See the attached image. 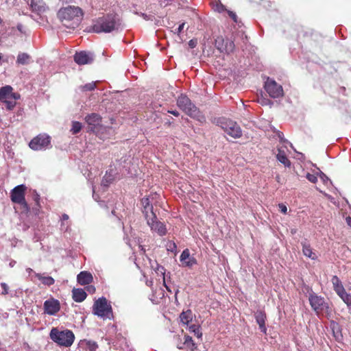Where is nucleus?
<instances>
[{"instance_id": "obj_31", "label": "nucleus", "mask_w": 351, "mask_h": 351, "mask_svg": "<svg viewBox=\"0 0 351 351\" xmlns=\"http://www.w3.org/2000/svg\"><path fill=\"white\" fill-rule=\"evenodd\" d=\"M213 9L215 11L219 13H223L224 12H226L228 10L224 5H223L219 1L215 2L213 5Z\"/></svg>"}, {"instance_id": "obj_25", "label": "nucleus", "mask_w": 351, "mask_h": 351, "mask_svg": "<svg viewBox=\"0 0 351 351\" xmlns=\"http://www.w3.org/2000/svg\"><path fill=\"white\" fill-rule=\"evenodd\" d=\"M180 319L184 325H189L193 320V313L191 310L183 311L180 315Z\"/></svg>"}, {"instance_id": "obj_14", "label": "nucleus", "mask_w": 351, "mask_h": 351, "mask_svg": "<svg viewBox=\"0 0 351 351\" xmlns=\"http://www.w3.org/2000/svg\"><path fill=\"white\" fill-rule=\"evenodd\" d=\"M43 306L45 313L50 315L56 314L60 309V302L54 298L45 301Z\"/></svg>"}, {"instance_id": "obj_2", "label": "nucleus", "mask_w": 351, "mask_h": 351, "mask_svg": "<svg viewBox=\"0 0 351 351\" xmlns=\"http://www.w3.org/2000/svg\"><path fill=\"white\" fill-rule=\"evenodd\" d=\"M119 25L117 16L110 14L98 18L92 25V30L95 33H109L118 29Z\"/></svg>"}, {"instance_id": "obj_4", "label": "nucleus", "mask_w": 351, "mask_h": 351, "mask_svg": "<svg viewBox=\"0 0 351 351\" xmlns=\"http://www.w3.org/2000/svg\"><path fill=\"white\" fill-rule=\"evenodd\" d=\"M26 189L25 185L20 184L14 187L10 193L12 202L20 205V213L22 215H27L30 212V207L25 197Z\"/></svg>"}, {"instance_id": "obj_39", "label": "nucleus", "mask_w": 351, "mask_h": 351, "mask_svg": "<svg viewBox=\"0 0 351 351\" xmlns=\"http://www.w3.org/2000/svg\"><path fill=\"white\" fill-rule=\"evenodd\" d=\"M226 12L228 14L229 17L231 18L234 23H239L238 17L235 12H234L231 10H227Z\"/></svg>"}, {"instance_id": "obj_19", "label": "nucleus", "mask_w": 351, "mask_h": 351, "mask_svg": "<svg viewBox=\"0 0 351 351\" xmlns=\"http://www.w3.org/2000/svg\"><path fill=\"white\" fill-rule=\"evenodd\" d=\"M151 195L145 197L141 199V204L143 206V213L145 215V217H147L149 215L155 214L154 212V208L150 201Z\"/></svg>"}, {"instance_id": "obj_47", "label": "nucleus", "mask_w": 351, "mask_h": 351, "mask_svg": "<svg viewBox=\"0 0 351 351\" xmlns=\"http://www.w3.org/2000/svg\"><path fill=\"white\" fill-rule=\"evenodd\" d=\"M184 25H185V23H181L179 25L178 28L177 29V34H180L181 33V32L182 31Z\"/></svg>"}, {"instance_id": "obj_33", "label": "nucleus", "mask_w": 351, "mask_h": 351, "mask_svg": "<svg viewBox=\"0 0 351 351\" xmlns=\"http://www.w3.org/2000/svg\"><path fill=\"white\" fill-rule=\"evenodd\" d=\"M114 180V177L110 173H108L106 172L105 176L103 178L102 183L105 186H108L109 184H110Z\"/></svg>"}, {"instance_id": "obj_20", "label": "nucleus", "mask_w": 351, "mask_h": 351, "mask_svg": "<svg viewBox=\"0 0 351 351\" xmlns=\"http://www.w3.org/2000/svg\"><path fill=\"white\" fill-rule=\"evenodd\" d=\"M77 282L81 285L90 284L93 280L92 274L88 271H81L77 276Z\"/></svg>"}, {"instance_id": "obj_35", "label": "nucleus", "mask_w": 351, "mask_h": 351, "mask_svg": "<svg viewBox=\"0 0 351 351\" xmlns=\"http://www.w3.org/2000/svg\"><path fill=\"white\" fill-rule=\"evenodd\" d=\"M95 88L96 84L95 82H90L82 86L81 89L83 91H91L93 90Z\"/></svg>"}, {"instance_id": "obj_50", "label": "nucleus", "mask_w": 351, "mask_h": 351, "mask_svg": "<svg viewBox=\"0 0 351 351\" xmlns=\"http://www.w3.org/2000/svg\"><path fill=\"white\" fill-rule=\"evenodd\" d=\"M346 222L348 226L351 228V217L348 216L346 218Z\"/></svg>"}, {"instance_id": "obj_41", "label": "nucleus", "mask_w": 351, "mask_h": 351, "mask_svg": "<svg viewBox=\"0 0 351 351\" xmlns=\"http://www.w3.org/2000/svg\"><path fill=\"white\" fill-rule=\"evenodd\" d=\"M31 6L34 10L41 11L43 6H38L37 1L32 0L31 2Z\"/></svg>"}, {"instance_id": "obj_24", "label": "nucleus", "mask_w": 351, "mask_h": 351, "mask_svg": "<svg viewBox=\"0 0 351 351\" xmlns=\"http://www.w3.org/2000/svg\"><path fill=\"white\" fill-rule=\"evenodd\" d=\"M302 252L304 255L312 260L317 259V256L315 252H313V250L309 244L306 243H302Z\"/></svg>"}, {"instance_id": "obj_34", "label": "nucleus", "mask_w": 351, "mask_h": 351, "mask_svg": "<svg viewBox=\"0 0 351 351\" xmlns=\"http://www.w3.org/2000/svg\"><path fill=\"white\" fill-rule=\"evenodd\" d=\"M342 300L347 304L348 308H351V294L346 293V291L340 296Z\"/></svg>"}, {"instance_id": "obj_17", "label": "nucleus", "mask_w": 351, "mask_h": 351, "mask_svg": "<svg viewBox=\"0 0 351 351\" xmlns=\"http://www.w3.org/2000/svg\"><path fill=\"white\" fill-rule=\"evenodd\" d=\"M255 319L259 326V328L264 334L267 332V328L265 326V320L267 318L266 313L263 311H257L255 314Z\"/></svg>"}, {"instance_id": "obj_9", "label": "nucleus", "mask_w": 351, "mask_h": 351, "mask_svg": "<svg viewBox=\"0 0 351 351\" xmlns=\"http://www.w3.org/2000/svg\"><path fill=\"white\" fill-rule=\"evenodd\" d=\"M85 121L88 125V131L99 135L100 132L105 129L101 124L102 117L97 113H91L85 117Z\"/></svg>"}, {"instance_id": "obj_46", "label": "nucleus", "mask_w": 351, "mask_h": 351, "mask_svg": "<svg viewBox=\"0 0 351 351\" xmlns=\"http://www.w3.org/2000/svg\"><path fill=\"white\" fill-rule=\"evenodd\" d=\"M34 201L35 202V204L40 205V195L36 193L34 195Z\"/></svg>"}, {"instance_id": "obj_54", "label": "nucleus", "mask_w": 351, "mask_h": 351, "mask_svg": "<svg viewBox=\"0 0 351 351\" xmlns=\"http://www.w3.org/2000/svg\"><path fill=\"white\" fill-rule=\"evenodd\" d=\"M3 20L0 18V24H2Z\"/></svg>"}, {"instance_id": "obj_37", "label": "nucleus", "mask_w": 351, "mask_h": 351, "mask_svg": "<svg viewBox=\"0 0 351 351\" xmlns=\"http://www.w3.org/2000/svg\"><path fill=\"white\" fill-rule=\"evenodd\" d=\"M86 346L89 351H96L99 347L98 344L93 341H88L86 343Z\"/></svg>"}, {"instance_id": "obj_1", "label": "nucleus", "mask_w": 351, "mask_h": 351, "mask_svg": "<svg viewBox=\"0 0 351 351\" xmlns=\"http://www.w3.org/2000/svg\"><path fill=\"white\" fill-rule=\"evenodd\" d=\"M83 15V10L80 7L73 5L62 8L57 14L62 25L71 29H75L80 25Z\"/></svg>"}, {"instance_id": "obj_29", "label": "nucleus", "mask_w": 351, "mask_h": 351, "mask_svg": "<svg viewBox=\"0 0 351 351\" xmlns=\"http://www.w3.org/2000/svg\"><path fill=\"white\" fill-rule=\"evenodd\" d=\"M224 43H225V40H224L223 36H217L215 38V46L220 52L224 51V47H225Z\"/></svg>"}, {"instance_id": "obj_32", "label": "nucleus", "mask_w": 351, "mask_h": 351, "mask_svg": "<svg viewBox=\"0 0 351 351\" xmlns=\"http://www.w3.org/2000/svg\"><path fill=\"white\" fill-rule=\"evenodd\" d=\"M235 45L233 41L232 40H227L225 47H224V51L226 53H230L234 51Z\"/></svg>"}, {"instance_id": "obj_21", "label": "nucleus", "mask_w": 351, "mask_h": 351, "mask_svg": "<svg viewBox=\"0 0 351 351\" xmlns=\"http://www.w3.org/2000/svg\"><path fill=\"white\" fill-rule=\"evenodd\" d=\"M331 282L332 283L333 289L337 294L340 297L345 292L346 290L343 287V285L341 281V280L337 276H333L331 279Z\"/></svg>"}, {"instance_id": "obj_28", "label": "nucleus", "mask_w": 351, "mask_h": 351, "mask_svg": "<svg viewBox=\"0 0 351 351\" xmlns=\"http://www.w3.org/2000/svg\"><path fill=\"white\" fill-rule=\"evenodd\" d=\"M188 327H189V330L191 332H193L194 335L197 337V338H201L202 336V333L201 332V328H200V326L198 325V324H189L187 325Z\"/></svg>"}, {"instance_id": "obj_45", "label": "nucleus", "mask_w": 351, "mask_h": 351, "mask_svg": "<svg viewBox=\"0 0 351 351\" xmlns=\"http://www.w3.org/2000/svg\"><path fill=\"white\" fill-rule=\"evenodd\" d=\"M197 40L196 39H191L189 42V46L191 49L195 48L197 46Z\"/></svg>"}, {"instance_id": "obj_18", "label": "nucleus", "mask_w": 351, "mask_h": 351, "mask_svg": "<svg viewBox=\"0 0 351 351\" xmlns=\"http://www.w3.org/2000/svg\"><path fill=\"white\" fill-rule=\"evenodd\" d=\"M184 342L177 345V348L180 350L189 349L191 351H195L197 349V346L193 340L192 337L189 335H185L184 337Z\"/></svg>"}, {"instance_id": "obj_36", "label": "nucleus", "mask_w": 351, "mask_h": 351, "mask_svg": "<svg viewBox=\"0 0 351 351\" xmlns=\"http://www.w3.org/2000/svg\"><path fill=\"white\" fill-rule=\"evenodd\" d=\"M40 207H41L40 205L35 204V206L34 207H32V208H30V212L27 215H25V216H29L30 215H34L35 216L38 215V214L40 213Z\"/></svg>"}, {"instance_id": "obj_40", "label": "nucleus", "mask_w": 351, "mask_h": 351, "mask_svg": "<svg viewBox=\"0 0 351 351\" xmlns=\"http://www.w3.org/2000/svg\"><path fill=\"white\" fill-rule=\"evenodd\" d=\"M1 287L2 288L1 294L4 295L8 294V293H9V287H8V285L6 283H5V282H1Z\"/></svg>"}, {"instance_id": "obj_30", "label": "nucleus", "mask_w": 351, "mask_h": 351, "mask_svg": "<svg viewBox=\"0 0 351 351\" xmlns=\"http://www.w3.org/2000/svg\"><path fill=\"white\" fill-rule=\"evenodd\" d=\"M82 128V125L80 122L73 121L71 132H72L73 134H76L81 131Z\"/></svg>"}, {"instance_id": "obj_26", "label": "nucleus", "mask_w": 351, "mask_h": 351, "mask_svg": "<svg viewBox=\"0 0 351 351\" xmlns=\"http://www.w3.org/2000/svg\"><path fill=\"white\" fill-rule=\"evenodd\" d=\"M36 277L45 285L51 286L54 284L55 280L51 276H43L40 274H36Z\"/></svg>"}, {"instance_id": "obj_42", "label": "nucleus", "mask_w": 351, "mask_h": 351, "mask_svg": "<svg viewBox=\"0 0 351 351\" xmlns=\"http://www.w3.org/2000/svg\"><path fill=\"white\" fill-rule=\"evenodd\" d=\"M157 271L158 272H160L162 276H163V282H164V285L165 286V287L167 288V289L169 291H171L169 289V287L166 285V283H165V269L163 267H158L157 268Z\"/></svg>"}, {"instance_id": "obj_13", "label": "nucleus", "mask_w": 351, "mask_h": 351, "mask_svg": "<svg viewBox=\"0 0 351 351\" xmlns=\"http://www.w3.org/2000/svg\"><path fill=\"white\" fill-rule=\"evenodd\" d=\"M74 61L78 65L91 64L93 62L94 56L90 52L81 51L76 52L73 56Z\"/></svg>"}, {"instance_id": "obj_51", "label": "nucleus", "mask_w": 351, "mask_h": 351, "mask_svg": "<svg viewBox=\"0 0 351 351\" xmlns=\"http://www.w3.org/2000/svg\"><path fill=\"white\" fill-rule=\"evenodd\" d=\"M320 178L321 179H322L324 181H325V179L326 180H328V177L322 172L320 173Z\"/></svg>"}, {"instance_id": "obj_48", "label": "nucleus", "mask_w": 351, "mask_h": 351, "mask_svg": "<svg viewBox=\"0 0 351 351\" xmlns=\"http://www.w3.org/2000/svg\"><path fill=\"white\" fill-rule=\"evenodd\" d=\"M87 291L90 292V293H94L95 292V287L90 285L87 287Z\"/></svg>"}, {"instance_id": "obj_43", "label": "nucleus", "mask_w": 351, "mask_h": 351, "mask_svg": "<svg viewBox=\"0 0 351 351\" xmlns=\"http://www.w3.org/2000/svg\"><path fill=\"white\" fill-rule=\"evenodd\" d=\"M141 16L146 21H153L154 19L153 15H148L145 13H141Z\"/></svg>"}, {"instance_id": "obj_22", "label": "nucleus", "mask_w": 351, "mask_h": 351, "mask_svg": "<svg viewBox=\"0 0 351 351\" xmlns=\"http://www.w3.org/2000/svg\"><path fill=\"white\" fill-rule=\"evenodd\" d=\"M72 293V298L76 302H82L87 297L86 293L82 289H73Z\"/></svg>"}, {"instance_id": "obj_49", "label": "nucleus", "mask_w": 351, "mask_h": 351, "mask_svg": "<svg viewBox=\"0 0 351 351\" xmlns=\"http://www.w3.org/2000/svg\"><path fill=\"white\" fill-rule=\"evenodd\" d=\"M168 112L176 117H178L180 114V113L177 110H168Z\"/></svg>"}, {"instance_id": "obj_11", "label": "nucleus", "mask_w": 351, "mask_h": 351, "mask_svg": "<svg viewBox=\"0 0 351 351\" xmlns=\"http://www.w3.org/2000/svg\"><path fill=\"white\" fill-rule=\"evenodd\" d=\"M264 88L269 95L272 98H280L284 95L283 88L275 80L267 77Z\"/></svg>"}, {"instance_id": "obj_6", "label": "nucleus", "mask_w": 351, "mask_h": 351, "mask_svg": "<svg viewBox=\"0 0 351 351\" xmlns=\"http://www.w3.org/2000/svg\"><path fill=\"white\" fill-rule=\"evenodd\" d=\"M93 313L94 315L104 319L108 318L111 319L113 318L112 306L104 297L95 301L93 306Z\"/></svg>"}, {"instance_id": "obj_16", "label": "nucleus", "mask_w": 351, "mask_h": 351, "mask_svg": "<svg viewBox=\"0 0 351 351\" xmlns=\"http://www.w3.org/2000/svg\"><path fill=\"white\" fill-rule=\"evenodd\" d=\"M309 302L312 308L315 311H322L324 300L323 298L317 296L315 294H311L309 296Z\"/></svg>"}, {"instance_id": "obj_44", "label": "nucleus", "mask_w": 351, "mask_h": 351, "mask_svg": "<svg viewBox=\"0 0 351 351\" xmlns=\"http://www.w3.org/2000/svg\"><path fill=\"white\" fill-rule=\"evenodd\" d=\"M279 210L281 213L286 214L287 212V208L284 204H278Z\"/></svg>"}, {"instance_id": "obj_53", "label": "nucleus", "mask_w": 351, "mask_h": 351, "mask_svg": "<svg viewBox=\"0 0 351 351\" xmlns=\"http://www.w3.org/2000/svg\"><path fill=\"white\" fill-rule=\"evenodd\" d=\"M22 27H23V25H22L21 24H19V25H17V29H18V30H19V31H20V32H22Z\"/></svg>"}, {"instance_id": "obj_15", "label": "nucleus", "mask_w": 351, "mask_h": 351, "mask_svg": "<svg viewBox=\"0 0 351 351\" xmlns=\"http://www.w3.org/2000/svg\"><path fill=\"white\" fill-rule=\"evenodd\" d=\"M182 265L184 267H191L197 264L196 259L191 256L188 249L184 250L180 257Z\"/></svg>"}, {"instance_id": "obj_10", "label": "nucleus", "mask_w": 351, "mask_h": 351, "mask_svg": "<svg viewBox=\"0 0 351 351\" xmlns=\"http://www.w3.org/2000/svg\"><path fill=\"white\" fill-rule=\"evenodd\" d=\"M29 146L35 151L49 148L51 147V137L46 134H39L31 140Z\"/></svg>"}, {"instance_id": "obj_8", "label": "nucleus", "mask_w": 351, "mask_h": 351, "mask_svg": "<svg viewBox=\"0 0 351 351\" xmlns=\"http://www.w3.org/2000/svg\"><path fill=\"white\" fill-rule=\"evenodd\" d=\"M13 88L10 86H5L0 89V101L6 104V108L12 110L16 106V101L19 99L20 95L12 92Z\"/></svg>"}, {"instance_id": "obj_52", "label": "nucleus", "mask_w": 351, "mask_h": 351, "mask_svg": "<svg viewBox=\"0 0 351 351\" xmlns=\"http://www.w3.org/2000/svg\"><path fill=\"white\" fill-rule=\"evenodd\" d=\"M62 220H67V219H69V215H66V214H63L62 216Z\"/></svg>"}, {"instance_id": "obj_23", "label": "nucleus", "mask_w": 351, "mask_h": 351, "mask_svg": "<svg viewBox=\"0 0 351 351\" xmlns=\"http://www.w3.org/2000/svg\"><path fill=\"white\" fill-rule=\"evenodd\" d=\"M277 160L283 164L285 167H289L291 166V161L287 156V154L284 149L281 148L278 149V154H276Z\"/></svg>"}, {"instance_id": "obj_38", "label": "nucleus", "mask_w": 351, "mask_h": 351, "mask_svg": "<svg viewBox=\"0 0 351 351\" xmlns=\"http://www.w3.org/2000/svg\"><path fill=\"white\" fill-rule=\"evenodd\" d=\"M306 178L309 182L312 183H316L317 182V177L315 174L308 173L306 176Z\"/></svg>"}, {"instance_id": "obj_5", "label": "nucleus", "mask_w": 351, "mask_h": 351, "mask_svg": "<svg viewBox=\"0 0 351 351\" xmlns=\"http://www.w3.org/2000/svg\"><path fill=\"white\" fill-rule=\"evenodd\" d=\"M50 338L60 346L69 347L73 344L75 336L71 330L59 331L57 328H53L50 332Z\"/></svg>"}, {"instance_id": "obj_3", "label": "nucleus", "mask_w": 351, "mask_h": 351, "mask_svg": "<svg viewBox=\"0 0 351 351\" xmlns=\"http://www.w3.org/2000/svg\"><path fill=\"white\" fill-rule=\"evenodd\" d=\"M177 105L183 112L193 119L199 121H204L205 117L199 110L191 102L186 95H180L177 99Z\"/></svg>"}, {"instance_id": "obj_7", "label": "nucleus", "mask_w": 351, "mask_h": 351, "mask_svg": "<svg viewBox=\"0 0 351 351\" xmlns=\"http://www.w3.org/2000/svg\"><path fill=\"white\" fill-rule=\"evenodd\" d=\"M218 125L230 136L239 138L242 136L243 132L238 123L231 119L221 118L217 121Z\"/></svg>"}, {"instance_id": "obj_27", "label": "nucleus", "mask_w": 351, "mask_h": 351, "mask_svg": "<svg viewBox=\"0 0 351 351\" xmlns=\"http://www.w3.org/2000/svg\"><path fill=\"white\" fill-rule=\"evenodd\" d=\"M30 59L29 55L26 53H19L17 56L16 63L19 64H27Z\"/></svg>"}, {"instance_id": "obj_12", "label": "nucleus", "mask_w": 351, "mask_h": 351, "mask_svg": "<svg viewBox=\"0 0 351 351\" xmlns=\"http://www.w3.org/2000/svg\"><path fill=\"white\" fill-rule=\"evenodd\" d=\"M145 219L152 231L156 232L160 236H164L167 234L165 224L158 220L156 213L149 215Z\"/></svg>"}]
</instances>
